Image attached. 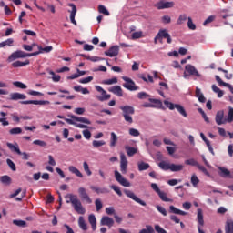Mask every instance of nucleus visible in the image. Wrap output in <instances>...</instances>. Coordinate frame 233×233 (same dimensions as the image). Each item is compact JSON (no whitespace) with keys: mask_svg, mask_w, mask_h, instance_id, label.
Segmentation results:
<instances>
[{"mask_svg":"<svg viewBox=\"0 0 233 233\" xmlns=\"http://www.w3.org/2000/svg\"><path fill=\"white\" fill-rule=\"evenodd\" d=\"M68 170H69V172H71V174H75V176H76V177H83V173H81V171H79V169H77V167H76L74 166H69Z\"/></svg>","mask_w":233,"mask_h":233,"instance_id":"obj_26","label":"nucleus"},{"mask_svg":"<svg viewBox=\"0 0 233 233\" xmlns=\"http://www.w3.org/2000/svg\"><path fill=\"white\" fill-rule=\"evenodd\" d=\"M21 105H50L48 100H25L21 101Z\"/></svg>","mask_w":233,"mask_h":233,"instance_id":"obj_15","label":"nucleus"},{"mask_svg":"<svg viewBox=\"0 0 233 233\" xmlns=\"http://www.w3.org/2000/svg\"><path fill=\"white\" fill-rule=\"evenodd\" d=\"M6 145L11 152H15L18 156H21L22 152L21 149H19V145L17 143L12 144L7 142Z\"/></svg>","mask_w":233,"mask_h":233,"instance_id":"obj_18","label":"nucleus"},{"mask_svg":"<svg viewBox=\"0 0 233 233\" xmlns=\"http://www.w3.org/2000/svg\"><path fill=\"white\" fill-rule=\"evenodd\" d=\"M68 6H70L71 10H68L70 13V21L75 25V26H77V22L76 21V15L77 14V7H76V5L69 4Z\"/></svg>","mask_w":233,"mask_h":233,"instance_id":"obj_12","label":"nucleus"},{"mask_svg":"<svg viewBox=\"0 0 233 233\" xmlns=\"http://www.w3.org/2000/svg\"><path fill=\"white\" fill-rule=\"evenodd\" d=\"M227 123H232L233 121V107L228 108V117L226 118Z\"/></svg>","mask_w":233,"mask_h":233,"instance_id":"obj_46","label":"nucleus"},{"mask_svg":"<svg viewBox=\"0 0 233 233\" xmlns=\"http://www.w3.org/2000/svg\"><path fill=\"white\" fill-rule=\"evenodd\" d=\"M157 194L162 201H165L166 203L172 201V199H170V198H168V197H167V193L160 191Z\"/></svg>","mask_w":233,"mask_h":233,"instance_id":"obj_39","label":"nucleus"},{"mask_svg":"<svg viewBox=\"0 0 233 233\" xmlns=\"http://www.w3.org/2000/svg\"><path fill=\"white\" fill-rule=\"evenodd\" d=\"M103 145H105V141H103V140H94L93 141V147H95V148L103 147Z\"/></svg>","mask_w":233,"mask_h":233,"instance_id":"obj_63","label":"nucleus"},{"mask_svg":"<svg viewBox=\"0 0 233 233\" xmlns=\"http://www.w3.org/2000/svg\"><path fill=\"white\" fill-rule=\"evenodd\" d=\"M125 150L128 157H132L137 152V148L132 147L130 146H126Z\"/></svg>","mask_w":233,"mask_h":233,"instance_id":"obj_25","label":"nucleus"},{"mask_svg":"<svg viewBox=\"0 0 233 233\" xmlns=\"http://www.w3.org/2000/svg\"><path fill=\"white\" fill-rule=\"evenodd\" d=\"M100 225L102 227H109V228H111V227H114V218L108 217V216H104L102 217L101 220H100Z\"/></svg>","mask_w":233,"mask_h":233,"instance_id":"obj_13","label":"nucleus"},{"mask_svg":"<svg viewBox=\"0 0 233 233\" xmlns=\"http://www.w3.org/2000/svg\"><path fill=\"white\" fill-rule=\"evenodd\" d=\"M117 181L122 185V187H130V182L127 178H125L119 172H117Z\"/></svg>","mask_w":233,"mask_h":233,"instance_id":"obj_19","label":"nucleus"},{"mask_svg":"<svg viewBox=\"0 0 233 233\" xmlns=\"http://www.w3.org/2000/svg\"><path fill=\"white\" fill-rule=\"evenodd\" d=\"M175 108L177 110V112H179V114H181V116H183L184 117H187V111L185 110V107H183V106L179 104H176Z\"/></svg>","mask_w":233,"mask_h":233,"instance_id":"obj_33","label":"nucleus"},{"mask_svg":"<svg viewBox=\"0 0 233 233\" xmlns=\"http://www.w3.org/2000/svg\"><path fill=\"white\" fill-rule=\"evenodd\" d=\"M185 68L186 71L188 72L189 76H194L195 77H201V75L194 66L187 65Z\"/></svg>","mask_w":233,"mask_h":233,"instance_id":"obj_16","label":"nucleus"},{"mask_svg":"<svg viewBox=\"0 0 233 233\" xmlns=\"http://www.w3.org/2000/svg\"><path fill=\"white\" fill-rule=\"evenodd\" d=\"M116 83H117V78L116 77L103 81V85H116Z\"/></svg>","mask_w":233,"mask_h":233,"instance_id":"obj_58","label":"nucleus"},{"mask_svg":"<svg viewBox=\"0 0 233 233\" xmlns=\"http://www.w3.org/2000/svg\"><path fill=\"white\" fill-rule=\"evenodd\" d=\"M26 65H30V60H25V62L15 61L12 64L14 68H19L21 66H26Z\"/></svg>","mask_w":233,"mask_h":233,"instance_id":"obj_29","label":"nucleus"},{"mask_svg":"<svg viewBox=\"0 0 233 233\" xmlns=\"http://www.w3.org/2000/svg\"><path fill=\"white\" fill-rule=\"evenodd\" d=\"M35 56H39V53H25V51L17 50L8 56L7 61L12 63L15 59H25V57H34Z\"/></svg>","mask_w":233,"mask_h":233,"instance_id":"obj_3","label":"nucleus"},{"mask_svg":"<svg viewBox=\"0 0 233 233\" xmlns=\"http://www.w3.org/2000/svg\"><path fill=\"white\" fill-rule=\"evenodd\" d=\"M91 190H94V192H96V194H106L108 192V189L105 187H97L96 186L90 187Z\"/></svg>","mask_w":233,"mask_h":233,"instance_id":"obj_30","label":"nucleus"},{"mask_svg":"<svg viewBox=\"0 0 233 233\" xmlns=\"http://www.w3.org/2000/svg\"><path fill=\"white\" fill-rule=\"evenodd\" d=\"M215 121L217 125H226L227 118H225V111L219 110L215 116Z\"/></svg>","mask_w":233,"mask_h":233,"instance_id":"obj_11","label":"nucleus"},{"mask_svg":"<svg viewBox=\"0 0 233 233\" xmlns=\"http://www.w3.org/2000/svg\"><path fill=\"white\" fill-rule=\"evenodd\" d=\"M195 96L200 103H205V101H207V98H205V96L201 93V89H199V87L196 88Z\"/></svg>","mask_w":233,"mask_h":233,"instance_id":"obj_23","label":"nucleus"},{"mask_svg":"<svg viewBox=\"0 0 233 233\" xmlns=\"http://www.w3.org/2000/svg\"><path fill=\"white\" fill-rule=\"evenodd\" d=\"M12 101H19L20 99H26V96L21 93H12L10 95Z\"/></svg>","mask_w":233,"mask_h":233,"instance_id":"obj_20","label":"nucleus"},{"mask_svg":"<svg viewBox=\"0 0 233 233\" xmlns=\"http://www.w3.org/2000/svg\"><path fill=\"white\" fill-rule=\"evenodd\" d=\"M6 163L8 165L9 168H11V170H13V172H15L17 170V167H15V164L10 158L6 159Z\"/></svg>","mask_w":233,"mask_h":233,"instance_id":"obj_52","label":"nucleus"},{"mask_svg":"<svg viewBox=\"0 0 233 233\" xmlns=\"http://www.w3.org/2000/svg\"><path fill=\"white\" fill-rule=\"evenodd\" d=\"M9 134L11 136H17L19 134H23V129L21 127H13L9 130Z\"/></svg>","mask_w":233,"mask_h":233,"instance_id":"obj_36","label":"nucleus"},{"mask_svg":"<svg viewBox=\"0 0 233 233\" xmlns=\"http://www.w3.org/2000/svg\"><path fill=\"white\" fill-rule=\"evenodd\" d=\"M57 117L58 119H65L68 125H73L76 128H90L92 130V127L87 126L92 125V122L86 117L77 116L76 115H68L70 118H66L61 115H58Z\"/></svg>","mask_w":233,"mask_h":233,"instance_id":"obj_1","label":"nucleus"},{"mask_svg":"<svg viewBox=\"0 0 233 233\" xmlns=\"http://www.w3.org/2000/svg\"><path fill=\"white\" fill-rule=\"evenodd\" d=\"M14 45V39L8 38L7 40L0 43V48H5V46H12Z\"/></svg>","mask_w":233,"mask_h":233,"instance_id":"obj_37","label":"nucleus"},{"mask_svg":"<svg viewBox=\"0 0 233 233\" xmlns=\"http://www.w3.org/2000/svg\"><path fill=\"white\" fill-rule=\"evenodd\" d=\"M215 79L217 81V83H218L219 86H226L227 88H229L231 94H233V86L232 85L227 83V82H224L221 77H219V76L216 75L215 76Z\"/></svg>","mask_w":233,"mask_h":233,"instance_id":"obj_17","label":"nucleus"},{"mask_svg":"<svg viewBox=\"0 0 233 233\" xmlns=\"http://www.w3.org/2000/svg\"><path fill=\"white\" fill-rule=\"evenodd\" d=\"M187 19H188V16L187 15V14H182L178 16V19L177 21V25H183V23L185 21H187Z\"/></svg>","mask_w":233,"mask_h":233,"instance_id":"obj_41","label":"nucleus"},{"mask_svg":"<svg viewBox=\"0 0 233 233\" xmlns=\"http://www.w3.org/2000/svg\"><path fill=\"white\" fill-rule=\"evenodd\" d=\"M169 170H171V172H181V170H183V165L171 164Z\"/></svg>","mask_w":233,"mask_h":233,"instance_id":"obj_34","label":"nucleus"},{"mask_svg":"<svg viewBox=\"0 0 233 233\" xmlns=\"http://www.w3.org/2000/svg\"><path fill=\"white\" fill-rule=\"evenodd\" d=\"M120 110H122V116L126 123L132 125L134 123V118H132V116L135 114L134 108L130 106H120Z\"/></svg>","mask_w":233,"mask_h":233,"instance_id":"obj_4","label":"nucleus"},{"mask_svg":"<svg viewBox=\"0 0 233 233\" xmlns=\"http://www.w3.org/2000/svg\"><path fill=\"white\" fill-rule=\"evenodd\" d=\"M164 105L167 108H169V110H174L176 108V104L169 102L168 100H165Z\"/></svg>","mask_w":233,"mask_h":233,"instance_id":"obj_55","label":"nucleus"},{"mask_svg":"<svg viewBox=\"0 0 233 233\" xmlns=\"http://www.w3.org/2000/svg\"><path fill=\"white\" fill-rule=\"evenodd\" d=\"M185 164L186 165H190L191 167H197L198 162L196 161V159H194V158H190V159L186 160Z\"/></svg>","mask_w":233,"mask_h":233,"instance_id":"obj_59","label":"nucleus"},{"mask_svg":"<svg viewBox=\"0 0 233 233\" xmlns=\"http://www.w3.org/2000/svg\"><path fill=\"white\" fill-rule=\"evenodd\" d=\"M211 88L213 92L218 94V97H223V91L219 89V87H218L216 85H212Z\"/></svg>","mask_w":233,"mask_h":233,"instance_id":"obj_42","label":"nucleus"},{"mask_svg":"<svg viewBox=\"0 0 233 233\" xmlns=\"http://www.w3.org/2000/svg\"><path fill=\"white\" fill-rule=\"evenodd\" d=\"M78 194L83 201H86V203L88 205L92 203V198H90V196H88V193H86V189L85 187H79Z\"/></svg>","mask_w":233,"mask_h":233,"instance_id":"obj_10","label":"nucleus"},{"mask_svg":"<svg viewBox=\"0 0 233 233\" xmlns=\"http://www.w3.org/2000/svg\"><path fill=\"white\" fill-rule=\"evenodd\" d=\"M218 170H219V176H221V177H228V176H230L229 170L227 169L226 167H219Z\"/></svg>","mask_w":233,"mask_h":233,"instance_id":"obj_31","label":"nucleus"},{"mask_svg":"<svg viewBox=\"0 0 233 233\" xmlns=\"http://www.w3.org/2000/svg\"><path fill=\"white\" fill-rule=\"evenodd\" d=\"M50 76H52V79L55 83H59L61 81V76L56 75L54 71H49Z\"/></svg>","mask_w":233,"mask_h":233,"instance_id":"obj_48","label":"nucleus"},{"mask_svg":"<svg viewBox=\"0 0 233 233\" xmlns=\"http://www.w3.org/2000/svg\"><path fill=\"white\" fill-rule=\"evenodd\" d=\"M95 88L97 92H100V94H101V96H96L98 101L103 102V101H108V99H110V95L106 94V91L105 89H103V87H101L100 86H96Z\"/></svg>","mask_w":233,"mask_h":233,"instance_id":"obj_8","label":"nucleus"},{"mask_svg":"<svg viewBox=\"0 0 233 233\" xmlns=\"http://www.w3.org/2000/svg\"><path fill=\"white\" fill-rule=\"evenodd\" d=\"M66 203H71L74 210L77 212V214H85L86 210L83 208V204H81V200L77 198V195L67 194L65 196Z\"/></svg>","mask_w":233,"mask_h":233,"instance_id":"obj_2","label":"nucleus"},{"mask_svg":"<svg viewBox=\"0 0 233 233\" xmlns=\"http://www.w3.org/2000/svg\"><path fill=\"white\" fill-rule=\"evenodd\" d=\"M0 181L1 183H4V185H10V183H12V178H10L9 176L5 175L1 177Z\"/></svg>","mask_w":233,"mask_h":233,"instance_id":"obj_40","label":"nucleus"},{"mask_svg":"<svg viewBox=\"0 0 233 233\" xmlns=\"http://www.w3.org/2000/svg\"><path fill=\"white\" fill-rule=\"evenodd\" d=\"M116 143H117V136L116 135V133L112 132V133H111L110 147H116Z\"/></svg>","mask_w":233,"mask_h":233,"instance_id":"obj_47","label":"nucleus"},{"mask_svg":"<svg viewBox=\"0 0 233 233\" xmlns=\"http://www.w3.org/2000/svg\"><path fill=\"white\" fill-rule=\"evenodd\" d=\"M106 56H108L109 57L117 56V46H112L108 51H106Z\"/></svg>","mask_w":233,"mask_h":233,"instance_id":"obj_28","label":"nucleus"},{"mask_svg":"<svg viewBox=\"0 0 233 233\" xmlns=\"http://www.w3.org/2000/svg\"><path fill=\"white\" fill-rule=\"evenodd\" d=\"M169 212H171L172 214H178L179 216H187V212L177 209V208L174 206L169 207Z\"/></svg>","mask_w":233,"mask_h":233,"instance_id":"obj_27","label":"nucleus"},{"mask_svg":"<svg viewBox=\"0 0 233 233\" xmlns=\"http://www.w3.org/2000/svg\"><path fill=\"white\" fill-rule=\"evenodd\" d=\"M129 134L133 137H139L140 134L139 130L136 129V128H129Z\"/></svg>","mask_w":233,"mask_h":233,"instance_id":"obj_51","label":"nucleus"},{"mask_svg":"<svg viewBox=\"0 0 233 233\" xmlns=\"http://www.w3.org/2000/svg\"><path fill=\"white\" fill-rule=\"evenodd\" d=\"M146 228L147 229L144 228L140 230L139 233H155L154 228L152 226L147 225L146 226Z\"/></svg>","mask_w":233,"mask_h":233,"instance_id":"obj_56","label":"nucleus"},{"mask_svg":"<svg viewBox=\"0 0 233 233\" xmlns=\"http://www.w3.org/2000/svg\"><path fill=\"white\" fill-rule=\"evenodd\" d=\"M88 221H89L93 230H96V228H97V219L96 218V215H94V214L89 215Z\"/></svg>","mask_w":233,"mask_h":233,"instance_id":"obj_22","label":"nucleus"},{"mask_svg":"<svg viewBox=\"0 0 233 233\" xmlns=\"http://www.w3.org/2000/svg\"><path fill=\"white\" fill-rule=\"evenodd\" d=\"M13 225H16V227H22L25 228L26 227V221L15 219L13 220Z\"/></svg>","mask_w":233,"mask_h":233,"instance_id":"obj_44","label":"nucleus"},{"mask_svg":"<svg viewBox=\"0 0 233 233\" xmlns=\"http://www.w3.org/2000/svg\"><path fill=\"white\" fill-rule=\"evenodd\" d=\"M191 184L195 187H198V185H199V178H198V176H196V174H193L191 176Z\"/></svg>","mask_w":233,"mask_h":233,"instance_id":"obj_49","label":"nucleus"},{"mask_svg":"<svg viewBox=\"0 0 233 233\" xmlns=\"http://www.w3.org/2000/svg\"><path fill=\"white\" fill-rule=\"evenodd\" d=\"M187 28L189 30H196V24L192 21V17L187 18Z\"/></svg>","mask_w":233,"mask_h":233,"instance_id":"obj_53","label":"nucleus"},{"mask_svg":"<svg viewBox=\"0 0 233 233\" xmlns=\"http://www.w3.org/2000/svg\"><path fill=\"white\" fill-rule=\"evenodd\" d=\"M155 230L157 233H167V230H165L163 228H161V226L159 225H156L155 226Z\"/></svg>","mask_w":233,"mask_h":233,"instance_id":"obj_64","label":"nucleus"},{"mask_svg":"<svg viewBox=\"0 0 233 233\" xmlns=\"http://www.w3.org/2000/svg\"><path fill=\"white\" fill-rule=\"evenodd\" d=\"M124 193L126 194V196H127V198H130V199H133V201H136V203L142 205V207H147V202L143 201V200H141V198H137L136 196V194H134V192H132L128 189H125Z\"/></svg>","mask_w":233,"mask_h":233,"instance_id":"obj_7","label":"nucleus"},{"mask_svg":"<svg viewBox=\"0 0 233 233\" xmlns=\"http://www.w3.org/2000/svg\"><path fill=\"white\" fill-rule=\"evenodd\" d=\"M83 168L86 176H92V170H90V166H88L87 162H83Z\"/></svg>","mask_w":233,"mask_h":233,"instance_id":"obj_45","label":"nucleus"},{"mask_svg":"<svg viewBox=\"0 0 233 233\" xmlns=\"http://www.w3.org/2000/svg\"><path fill=\"white\" fill-rule=\"evenodd\" d=\"M78 225L82 230H88V226L86 225V222H85V218H83V217L79 218Z\"/></svg>","mask_w":233,"mask_h":233,"instance_id":"obj_35","label":"nucleus"},{"mask_svg":"<svg viewBox=\"0 0 233 233\" xmlns=\"http://www.w3.org/2000/svg\"><path fill=\"white\" fill-rule=\"evenodd\" d=\"M197 220L199 227H204L205 220L203 219V210H201L200 208L198 209Z\"/></svg>","mask_w":233,"mask_h":233,"instance_id":"obj_21","label":"nucleus"},{"mask_svg":"<svg viewBox=\"0 0 233 233\" xmlns=\"http://www.w3.org/2000/svg\"><path fill=\"white\" fill-rule=\"evenodd\" d=\"M197 168H198V170H200V172H203V174H205L206 176H210V173H208V170H207V168L201 166L199 163L197 164Z\"/></svg>","mask_w":233,"mask_h":233,"instance_id":"obj_57","label":"nucleus"},{"mask_svg":"<svg viewBox=\"0 0 233 233\" xmlns=\"http://www.w3.org/2000/svg\"><path fill=\"white\" fill-rule=\"evenodd\" d=\"M226 233H233V220H228L225 226Z\"/></svg>","mask_w":233,"mask_h":233,"instance_id":"obj_32","label":"nucleus"},{"mask_svg":"<svg viewBox=\"0 0 233 233\" xmlns=\"http://www.w3.org/2000/svg\"><path fill=\"white\" fill-rule=\"evenodd\" d=\"M98 12L100 14H103L104 15H110V13L108 12V9L105 7V5H99L98 6Z\"/></svg>","mask_w":233,"mask_h":233,"instance_id":"obj_50","label":"nucleus"},{"mask_svg":"<svg viewBox=\"0 0 233 233\" xmlns=\"http://www.w3.org/2000/svg\"><path fill=\"white\" fill-rule=\"evenodd\" d=\"M37 49L39 51L34 52L33 54H37V53L43 54V52H46V54H48L49 52H52V50H54V47L51 46H48L43 48L41 46H37Z\"/></svg>","mask_w":233,"mask_h":233,"instance_id":"obj_24","label":"nucleus"},{"mask_svg":"<svg viewBox=\"0 0 233 233\" xmlns=\"http://www.w3.org/2000/svg\"><path fill=\"white\" fill-rule=\"evenodd\" d=\"M157 10H165L166 8H174V2L160 1L156 5Z\"/></svg>","mask_w":233,"mask_h":233,"instance_id":"obj_14","label":"nucleus"},{"mask_svg":"<svg viewBox=\"0 0 233 233\" xmlns=\"http://www.w3.org/2000/svg\"><path fill=\"white\" fill-rule=\"evenodd\" d=\"M95 205H96V212H99V210H101V208H103V202H101V199H99V198H97L95 201Z\"/></svg>","mask_w":233,"mask_h":233,"instance_id":"obj_60","label":"nucleus"},{"mask_svg":"<svg viewBox=\"0 0 233 233\" xmlns=\"http://www.w3.org/2000/svg\"><path fill=\"white\" fill-rule=\"evenodd\" d=\"M35 46H38L36 44H32L31 46L28 45H23L24 50H26V52H32L34 50Z\"/></svg>","mask_w":233,"mask_h":233,"instance_id":"obj_62","label":"nucleus"},{"mask_svg":"<svg viewBox=\"0 0 233 233\" xmlns=\"http://www.w3.org/2000/svg\"><path fill=\"white\" fill-rule=\"evenodd\" d=\"M170 165L165 161H162L158 164L159 168H161V170H170Z\"/></svg>","mask_w":233,"mask_h":233,"instance_id":"obj_43","label":"nucleus"},{"mask_svg":"<svg viewBox=\"0 0 233 233\" xmlns=\"http://www.w3.org/2000/svg\"><path fill=\"white\" fill-rule=\"evenodd\" d=\"M127 168H128V160L127 159V155L125 153H120V171L122 174L127 172Z\"/></svg>","mask_w":233,"mask_h":233,"instance_id":"obj_9","label":"nucleus"},{"mask_svg":"<svg viewBox=\"0 0 233 233\" xmlns=\"http://www.w3.org/2000/svg\"><path fill=\"white\" fill-rule=\"evenodd\" d=\"M148 168H150V164L148 163L141 162L138 164V170L140 172H143V170H148Z\"/></svg>","mask_w":233,"mask_h":233,"instance_id":"obj_38","label":"nucleus"},{"mask_svg":"<svg viewBox=\"0 0 233 233\" xmlns=\"http://www.w3.org/2000/svg\"><path fill=\"white\" fill-rule=\"evenodd\" d=\"M122 79L125 81L123 86L124 88H127V90H130V92L139 90V86H136V83L131 78H128L127 76H122Z\"/></svg>","mask_w":233,"mask_h":233,"instance_id":"obj_5","label":"nucleus"},{"mask_svg":"<svg viewBox=\"0 0 233 233\" xmlns=\"http://www.w3.org/2000/svg\"><path fill=\"white\" fill-rule=\"evenodd\" d=\"M93 80H94V76H87L86 78L80 79L79 83H81L82 85H86V83H90Z\"/></svg>","mask_w":233,"mask_h":233,"instance_id":"obj_61","label":"nucleus"},{"mask_svg":"<svg viewBox=\"0 0 233 233\" xmlns=\"http://www.w3.org/2000/svg\"><path fill=\"white\" fill-rule=\"evenodd\" d=\"M14 86H16L17 88H22V90H26L27 86L22 82L16 81L13 83Z\"/></svg>","mask_w":233,"mask_h":233,"instance_id":"obj_54","label":"nucleus"},{"mask_svg":"<svg viewBox=\"0 0 233 233\" xmlns=\"http://www.w3.org/2000/svg\"><path fill=\"white\" fill-rule=\"evenodd\" d=\"M156 39H167V43L170 45L172 43V37L170 36V34L167 31V29H160L156 35Z\"/></svg>","mask_w":233,"mask_h":233,"instance_id":"obj_6","label":"nucleus"}]
</instances>
